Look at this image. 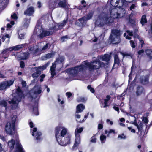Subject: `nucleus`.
Here are the masks:
<instances>
[{
  "label": "nucleus",
  "instance_id": "nucleus-18",
  "mask_svg": "<svg viewBox=\"0 0 152 152\" xmlns=\"http://www.w3.org/2000/svg\"><path fill=\"white\" fill-rule=\"evenodd\" d=\"M25 46V44L18 45L10 48V51L12 50L17 51L20 50L21 49L23 48Z\"/></svg>",
  "mask_w": 152,
  "mask_h": 152
},
{
  "label": "nucleus",
  "instance_id": "nucleus-40",
  "mask_svg": "<svg viewBox=\"0 0 152 152\" xmlns=\"http://www.w3.org/2000/svg\"><path fill=\"white\" fill-rule=\"evenodd\" d=\"M48 65V64L46 63L42 66H39V68H40V69H41V70H43L45 69Z\"/></svg>",
  "mask_w": 152,
  "mask_h": 152
},
{
  "label": "nucleus",
  "instance_id": "nucleus-62",
  "mask_svg": "<svg viewBox=\"0 0 152 152\" xmlns=\"http://www.w3.org/2000/svg\"><path fill=\"white\" fill-rule=\"evenodd\" d=\"M136 7L135 4H132L130 7V10H132L133 9H134Z\"/></svg>",
  "mask_w": 152,
  "mask_h": 152
},
{
  "label": "nucleus",
  "instance_id": "nucleus-9",
  "mask_svg": "<svg viewBox=\"0 0 152 152\" xmlns=\"http://www.w3.org/2000/svg\"><path fill=\"white\" fill-rule=\"evenodd\" d=\"M114 63L112 67V69L118 68L120 62V60L117 54L114 55Z\"/></svg>",
  "mask_w": 152,
  "mask_h": 152
},
{
  "label": "nucleus",
  "instance_id": "nucleus-1",
  "mask_svg": "<svg viewBox=\"0 0 152 152\" xmlns=\"http://www.w3.org/2000/svg\"><path fill=\"white\" fill-rule=\"evenodd\" d=\"M93 63L96 65H93L89 62H86L82 64L67 69L66 72L72 76H75L79 72L84 70L87 67H88L89 71H91L92 70L98 69L100 67H104L105 66V64L103 62L99 60L94 61Z\"/></svg>",
  "mask_w": 152,
  "mask_h": 152
},
{
  "label": "nucleus",
  "instance_id": "nucleus-39",
  "mask_svg": "<svg viewBox=\"0 0 152 152\" xmlns=\"http://www.w3.org/2000/svg\"><path fill=\"white\" fill-rule=\"evenodd\" d=\"M106 137L105 136L102 135L100 136V140L102 143H104L105 141Z\"/></svg>",
  "mask_w": 152,
  "mask_h": 152
},
{
  "label": "nucleus",
  "instance_id": "nucleus-32",
  "mask_svg": "<svg viewBox=\"0 0 152 152\" xmlns=\"http://www.w3.org/2000/svg\"><path fill=\"white\" fill-rule=\"evenodd\" d=\"M120 53L121 55H122L123 58L127 56H129L131 58H132L133 57V55L131 52L129 53L125 52L124 53L121 52H120Z\"/></svg>",
  "mask_w": 152,
  "mask_h": 152
},
{
  "label": "nucleus",
  "instance_id": "nucleus-22",
  "mask_svg": "<svg viewBox=\"0 0 152 152\" xmlns=\"http://www.w3.org/2000/svg\"><path fill=\"white\" fill-rule=\"evenodd\" d=\"M94 12L93 11L89 12L86 16H84V18L87 21L91 19L93 16Z\"/></svg>",
  "mask_w": 152,
  "mask_h": 152
},
{
  "label": "nucleus",
  "instance_id": "nucleus-52",
  "mask_svg": "<svg viewBox=\"0 0 152 152\" xmlns=\"http://www.w3.org/2000/svg\"><path fill=\"white\" fill-rule=\"evenodd\" d=\"M45 77V75L44 74H42L40 76V82H42L44 80V78Z\"/></svg>",
  "mask_w": 152,
  "mask_h": 152
},
{
  "label": "nucleus",
  "instance_id": "nucleus-48",
  "mask_svg": "<svg viewBox=\"0 0 152 152\" xmlns=\"http://www.w3.org/2000/svg\"><path fill=\"white\" fill-rule=\"evenodd\" d=\"M116 13V15L113 17V18H118L121 17V14L118 13V12H115Z\"/></svg>",
  "mask_w": 152,
  "mask_h": 152
},
{
  "label": "nucleus",
  "instance_id": "nucleus-63",
  "mask_svg": "<svg viewBox=\"0 0 152 152\" xmlns=\"http://www.w3.org/2000/svg\"><path fill=\"white\" fill-rule=\"evenodd\" d=\"M128 129L131 132H132L133 133H135V130L134 129H132V127H128Z\"/></svg>",
  "mask_w": 152,
  "mask_h": 152
},
{
  "label": "nucleus",
  "instance_id": "nucleus-5",
  "mask_svg": "<svg viewBox=\"0 0 152 152\" xmlns=\"http://www.w3.org/2000/svg\"><path fill=\"white\" fill-rule=\"evenodd\" d=\"M83 128L82 127L79 128H77L75 132V143L72 146V148L74 150L77 147L80 143V135L79 134L81 133L83 131Z\"/></svg>",
  "mask_w": 152,
  "mask_h": 152
},
{
  "label": "nucleus",
  "instance_id": "nucleus-49",
  "mask_svg": "<svg viewBox=\"0 0 152 152\" xmlns=\"http://www.w3.org/2000/svg\"><path fill=\"white\" fill-rule=\"evenodd\" d=\"M49 45V44L48 43H47L44 46H43L42 48V50H44L48 49Z\"/></svg>",
  "mask_w": 152,
  "mask_h": 152
},
{
  "label": "nucleus",
  "instance_id": "nucleus-57",
  "mask_svg": "<svg viewBox=\"0 0 152 152\" xmlns=\"http://www.w3.org/2000/svg\"><path fill=\"white\" fill-rule=\"evenodd\" d=\"M103 127V125L102 124H99L98 125V129L100 130L102 129Z\"/></svg>",
  "mask_w": 152,
  "mask_h": 152
},
{
  "label": "nucleus",
  "instance_id": "nucleus-26",
  "mask_svg": "<svg viewBox=\"0 0 152 152\" xmlns=\"http://www.w3.org/2000/svg\"><path fill=\"white\" fill-rule=\"evenodd\" d=\"M19 97L15 96L14 98L12 99L11 101H9L8 102V103L9 104H17V102H18V103L19 102H20L21 101H19V100H18V99Z\"/></svg>",
  "mask_w": 152,
  "mask_h": 152
},
{
  "label": "nucleus",
  "instance_id": "nucleus-11",
  "mask_svg": "<svg viewBox=\"0 0 152 152\" xmlns=\"http://www.w3.org/2000/svg\"><path fill=\"white\" fill-rule=\"evenodd\" d=\"M116 37L114 35L111 34L109 36V38L108 39V42L110 44H118L119 42H116L115 40Z\"/></svg>",
  "mask_w": 152,
  "mask_h": 152
},
{
  "label": "nucleus",
  "instance_id": "nucleus-38",
  "mask_svg": "<svg viewBox=\"0 0 152 152\" xmlns=\"http://www.w3.org/2000/svg\"><path fill=\"white\" fill-rule=\"evenodd\" d=\"M41 134H42L41 132H37L36 133V135L35 136L36 139L37 140H40V137Z\"/></svg>",
  "mask_w": 152,
  "mask_h": 152
},
{
  "label": "nucleus",
  "instance_id": "nucleus-41",
  "mask_svg": "<svg viewBox=\"0 0 152 152\" xmlns=\"http://www.w3.org/2000/svg\"><path fill=\"white\" fill-rule=\"evenodd\" d=\"M87 88L88 90H90V91L91 93H95V90L93 88H92L91 87V85L88 86L87 87Z\"/></svg>",
  "mask_w": 152,
  "mask_h": 152
},
{
  "label": "nucleus",
  "instance_id": "nucleus-19",
  "mask_svg": "<svg viewBox=\"0 0 152 152\" xmlns=\"http://www.w3.org/2000/svg\"><path fill=\"white\" fill-rule=\"evenodd\" d=\"M85 108V106L82 104H78L76 107L77 113H79L80 112H82Z\"/></svg>",
  "mask_w": 152,
  "mask_h": 152
},
{
  "label": "nucleus",
  "instance_id": "nucleus-42",
  "mask_svg": "<svg viewBox=\"0 0 152 152\" xmlns=\"http://www.w3.org/2000/svg\"><path fill=\"white\" fill-rule=\"evenodd\" d=\"M129 22L132 25H135V21L134 20L132 19L130 17L129 18Z\"/></svg>",
  "mask_w": 152,
  "mask_h": 152
},
{
  "label": "nucleus",
  "instance_id": "nucleus-13",
  "mask_svg": "<svg viewBox=\"0 0 152 152\" xmlns=\"http://www.w3.org/2000/svg\"><path fill=\"white\" fill-rule=\"evenodd\" d=\"M10 51V48H6L3 49L2 52L0 54V58L5 59L8 56V52Z\"/></svg>",
  "mask_w": 152,
  "mask_h": 152
},
{
  "label": "nucleus",
  "instance_id": "nucleus-2",
  "mask_svg": "<svg viewBox=\"0 0 152 152\" xmlns=\"http://www.w3.org/2000/svg\"><path fill=\"white\" fill-rule=\"evenodd\" d=\"M95 20V25L99 27H102L106 25H110L114 22L113 18L104 12L101 13Z\"/></svg>",
  "mask_w": 152,
  "mask_h": 152
},
{
  "label": "nucleus",
  "instance_id": "nucleus-8",
  "mask_svg": "<svg viewBox=\"0 0 152 152\" xmlns=\"http://www.w3.org/2000/svg\"><path fill=\"white\" fill-rule=\"evenodd\" d=\"M53 34V32L45 30L44 28H41L40 29V34L38 35V37L41 39H42L45 37L50 36Z\"/></svg>",
  "mask_w": 152,
  "mask_h": 152
},
{
  "label": "nucleus",
  "instance_id": "nucleus-59",
  "mask_svg": "<svg viewBox=\"0 0 152 152\" xmlns=\"http://www.w3.org/2000/svg\"><path fill=\"white\" fill-rule=\"evenodd\" d=\"M140 42L141 43V46L142 47L144 44V41L142 38L139 39Z\"/></svg>",
  "mask_w": 152,
  "mask_h": 152
},
{
  "label": "nucleus",
  "instance_id": "nucleus-44",
  "mask_svg": "<svg viewBox=\"0 0 152 152\" xmlns=\"http://www.w3.org/2000/svg\"><path fill=\"white\" fill-rule=\"evenodd\" d=\"M142 121L145 124H147L148 122V118L146 117H143L142 119Z\"/></svg>",
  "mask_w": 152,
  "mask_h": 152
},
{
  "label": "nucleus",
  "instance_id": "nucleus-53",
  "mask_svg": "<svg viewBox=\"0 0 152 152\" xmlns=\"http://www.w3.org/2000/svg\"><path fill=\"white\" fill-rule=\"evenodd\" d=\"M11 18L14 19H16L18 18V17L15 13H13L12 15H11Z\"/></svg>",
  "mask_w": 152,
  "mask_h": 152
},
{
  "label": "nucleus",
  "instance_id": "nucleus-23",
  "mask_svg": "<svg viewBox=\"0 0 152 152\" xmlns=\"http://www.w3.org/2000/svg\"><path fill=\"white\" fill-rule=\"evenodd\" d=\"M84 18V17L83 16L78 19V20L80 23V25L84 26L86 24L87 21Z\"/></svg>",
  "mask_w": 152,
  "mask_h": 152
},
{
  "label": "nucleus",
  "instance_id": "nucleus-6",
  "mask_svg": "<svg viewBox=\"0 0 152 152\" xmlns=\"http://www.w3.org/2000/svg\"><path fill=\"white\" fill-rule=\"evenodd\" d=\"M67 0H55L54 1L53 7L54 8L58 7L68 9L69 4L67 2Z\"/></svg>",
  "mask_w": 152,
  "mask_h": 152
},
{
  "label": "nucleus",
  "instance_id": "nucleus-50",
  "mask_svg": "<svg viewBox=\"0 0 152 152\" xmlns=\"http://www.w3.org/2000/svg\"><path fill=\"white\" fill-rule=\"evenodd\" d=\"M20 66L21 68H24L25 67V63L23 61H21L20 64Z\"/></svg>",
  "mask_w": 152,
  "mask_h": 152
},
{
  "label": "nucleus",
  "instance_id": "nucleus-54",
  "mask_svg": "<svg viewBox=\"0 0 152 152\" xmlns=\"http://www.w3.org/2000/svg\"><path fill=\"white\" fill-rule=\"evenodd\" d=\"M113 133L114 134H115V131L114 130L111 129H110L109 131H108V134L107 135V136L108 137L109 136V134Z\"/></svg>",
  "mask_w": 152,
  "mask_h": 152
},
{
  "label": "nucleus",
  "instance_id": "nucleus-25",
  "mask_svg": "<svg viewBox=\"0 0 152 152\" xmlns=\"http://www.w3.org/2000/svg\"><path fill=\"white\" fill-rule=\"evenodd\" d=\"M111 96L109 95H107L106 96V98L104 100V108L107 107L108 106V101L110 99Z\"/></svg>",
  "mask_w": 152,
  "mask_h": 152
},
{
  "label": "nucleus",
  "instance_id": "nucleus-51",
  "mask_svg": "<svg viewBox=\"0 0 152 152\" xmlns=\"http://www.w3.org/2000/svg\"><path fill=\"white\" fill-rule=\"evenodd\" d=\"M96 138L94 136L91 137V141L92 142L95 143L96 142Z\"/></svg>",
  "mask_w": 152,
  "mask_h": 152
},
{
  "label": "nucleus",
  "instance_id": "nucleus-12",
  "mask_svg": "<svg viewBox=\"0 0 152 152\" xmlns=\"http://www.w3.org/2000/svg\"><path fill=\"white\" fill-rule=\"evenodd\" d=\"M136 93V95L139 96L142 94H144L145 90L143 87L141 86H138L137 88Z\"/></svg>",
  "mask_w": 152,
  "mask_h": 152
},
{
  "label": "nucleus",
  "instance_id": "nucleus-47",
  "mask_svg": "<svg viewBox=\"0 0 152 152\" xmlns=\"http://www.w3.org/2000/svg\"><path fill=\"white\" fill-rule=\"evenodd\" d=\"M56 67V64L55 63H52V65L50 67V70H55V68Z\"/></svg>",
  "mask_w": 152,
  "mask_h": 152
},
{
  "label": "nucleus",
  "instance_id": "nucleus-21",
  "mask_svg": "<svg viewBox=\"0 0 152 152\" xmlns=\"http://www.w3.org/2000/svg\"><path fill=\"white\" fill-rule=\"evenodd\" d=\"M100 58L103 61H109L110 59V56L108 54H105L101 56Z\"/></svg>",
  "mask_w": 152,
  "mask_h": 152
},
{
  "label": "nucleus",
  "instance_id": "nucleus-7",
  "mask_svg": "<svg viewBox=\"0 0 152 152\" xmlns=\"http://www.w3.org/2000/svg\"><path fill=\"white\" fill-rule=\"evenodd\" d=\"M149 76L148 75H142L139 78V82L143 85H147L149 83Z\"/></svg>",
  "mask_w": 152,
  "mask_h": 152
},
{
  "label": "nucleus",
  "instance_id": "nucleus-34",
  "mask_svg": "<svg viewBox=\"0 0 152 152\" xmlns=\"http://www.w3.org/2000/svg\"><path fill=\"white\" fill-rule=\"evenodd\" d=\"M5 81L7 87H9L10 86L13 85L14 82V80L12 79L8 81Z\"/></svg>",
  "mask_w": 152,
  "mask_h": 152
},
{
  "label": "nucleus",
  "instance_id": "nucleus-31",
  "mask_svg": "<svg viewBox=\"0 0 152 152\" xmlns=\"http://www.w3.org/2000/svg\"><path fill=\"white\" fill-rule=\"evenodd\" d=\"M15 152H25L21 145L19 144H16V151Z\"/></svg>",
  "mask_w": 152,
  "mask_h": 152
},
{
  "label": "nucleus",
  "instance_id": "nucleus-15",
  "mask_svg": "<svg viewBox=\"0 0 152 152\" xmlns=\"http://www.w3.org/2000/svg\"><path fill=\"white\" fill-rule=\"evenodd\" d=\"M34 12V7L32 6L29 7L25 10L24 12V14L27 15L31 16L32 15Z\"/></svg>",
  "mask_w": 152,
  "mask_h": 152
},
{
  "label": "nucleus",
  "instance_id": "nucleus-56",
  "mask_svg": "<svg viewBox=\"0 0 152 152\" xmlns=\"http://www.w3.org/2000/svg\"><path fill=\"white\" fill-rule=\"evenodd\" d=\"M82 4L83 5V7H86V3L84 0H82L81 1Z\"/></svg>",
  "mask_w": 152,
  "mask_h": 152
},
{
  "label": "nucleus",
  "instance_id": "nucleus-24",
  "mask_svg": "<svg viewBox=\"0 0 152 152\" xmlns=\"http://www.w3.org/2000/svg\"><path fill=\"white\" fill-rule=\"evenodd\" d=\"M29 53L28 52L22 53H21L20 58L21 60L27 59L28 58Z\"/></svg>",
  "mask_w": 152,
  "mask_h": 152
},
{
  "label": "nucleus",
  "instance_id": "nucleus-30",
  "mask_svg": "<svg viewBox=\"0 0 152 152\" xmlns=\"http://www.w3.org/2000/svg\"><path fill=\"white\" fill-rule=\"evenodd\" d=\"M33 112L35 115H39V113L37 105L36 106L35 105L33 106Z\"/></svg>",
  "mask_w": 152,
  "mask_h": 152
},
{
  "label": "nucleus",
  "instance_id": "nucleus-10",
  "mask_svg": "<svg viewBox=\"0 0 152 152\" xmlns=\"http://www.w3.org/2000/svg\"><path fill=\"white\" fill-rule=\"evenodd\" d=\"M31 69L34 71H36V72L32 75V76L33 78H37L39 75L40 74L41 72V70L40 69V68L38 67H35L34 68H32Z\"/></svg>",
  "mask_w": 152,
  "mask_h": 152
},
{
  "label": "nucleus",
  "instance_id": "nucleus-35",
  "mask_svg": "<svg viewBox=\"0 0 152 152\" xmlns=\"http://www.w3.org/2000/svg\"><path fill=\"white\" fill-rule=\"evenodd\" d=\"M7 103L6 101L3 100L0 101V105L1 107H4L5 108H7Z\"/></svg>",
  "mask_w": 152,
  "mask_h": 152
},
{
  "label": "nucleus",
  "instance_id": "nucleus-27",
  "mask_svg": "<svg viewBox=\"0 0 152 152\" xmlns=\"http://www.w3.org/2000/svg\"><path fill=\"white\" fill-rule=\"evenodd\" d=\"M147 22L146 15H144L142 16L140 23L142 26L144 25Z\"/></svg>",
  "mask_w": 152,
  "mask_h": 152
},
{
  "label": "nucleus",
  "instance_id": "nucleus-16",
  "mask_svg": "<svg viewBox=\"0 0 152 152\" xmlns=\"http://www.w3.org/2000/svg\"><path fill=\"white\" fill-rule=\"evenodd\" d=\"M62 128L61 130V131L60 132V134L59 133V134L58 135L57 138L58 139H60L61 138H63L65 137V136H66L67 132V130L66 128L61 126Z\"/></svg>",
  "mask_w": 152,
  "mask_h": 152
},
{
  "label": "nucleus",
  "instance_id": "nucleus-4",
  "mask_svg": "<svg viewBox=\"0 0 152 152\" xmlns=\"http://www.w3.org/2000/svg\"><path fill=\"white\" fill-rule=\"evenodd\" d=\"M17 117L16 116H14L12 119L11 123L7 122L5 125V130L7 134L10 135H13L14 134L15 129V124Z\"/></svg>",
  "mask_w": 152,
  "mask_h": 152
},
{
  "label": "nucleus",
  "instance_id": "nucleus-36",
  "mask_svg": "<svg viewBox=\"0 0 152 152\" xmlns=\"http://www.w3.org/2000/svg\"><path fill=\"white\" fill-rule=\"evenodd\" d=\"M55 55V53H51L46 54L45 55V57L48 58H52Z\"/></svg>",
  "mask_w": 152,
  "mask_h": 152
},
{
  "label": "nucleus",
  "instance_id": "nucleus-3",
  "mask_svg": "<svg viewBox=\"0 0 152 152\" xmlns=\"http://www.w3.org/2000/svg\"><path fill=\"white\" fill-rule=\"evenodd\" d=\"M62 128L61 126H57L55 127L54 130L55 137L59 144L61 146H65L70 143L71 135L69 133H67L66 136L63 138H58V135L59 134V133Z\"/></svg>",
  "mask_w": 152,
  "mask_h": 152
},
{
  "label": "nucleus",
  "instance_id": "nucleus-55",
  "mask_svg": "<svg viewBox=\"0 0 152 152\" xmlns=\"http://www.w3.org/2000/svg\"><path fill=\"white\" fill-rule=\"evenodd\" d=\"M51 71V77H53L54 76L56 75V73L55 72V70H50Z\"/></svg>",
  "mask_w": 152,
  "mask_h": 152
},
{
  "label": "nucleus",
  "instance_id": "nucleus-33",
  "mask_svg": "<svg viewBox=\"0 0 152 152\" xmlns=\"http://www.w3.org/2000/svg\"><path fill=\"white\" fill-rule=\"evenodd\" d=\"M146 55L150 59H152V50H147L146 51Z\"/></svg>",
  "mask_w": 152,
  "mask_h": 152
},
{
  "label": "nucleus",
  "instance_id": "nucleus-14",
  "mask_svg": "<svg viewBox=\"0 0 152 152\" xmlns=\"http://www.w3.org/2000/svg\"><path fill=\"white\" fill-rule=\"evenodd\" d=\"M16 93L17 95L16 96L19 97L18 99V100L19 101H21V99L23 96V94L22 90L20 87L18 86L17 88L16 89Z\"/></svg>",
  "mask_w": 152,
  "mask_h": 152
},
{
  "label": "nucleus",
  "instance_id": "nucleus-17",
  "mask_svg": "<svg viewBox=\"0 0 152 152\" xmlns=\"http://www.w3.org/2000/svg\"><path fill=\"white\" fill-rule=\"evenodd\" d=\"M33 94L36 95L40 94L42 92V88L40 86L37 85L34 87Z\"/></svg>",
  "mask_w": 152,
  "mask_h": 152
},
{
  "label": "nucleus",
  "instance_id": "nucleus-61",
  "mask_svg": "<svg viewBox=\"0 0 152 152\" xmlns=\"http://www.w3.org/2000/svg\"><path fill=\"white\" fill-rule=\"evenodd\" d=\"M66 94L67 97L68 98H70L72 95V93L70 92H67L66 93Z\"/></svg>",
  "mask_w": 152,
  "mask_h": 152
},
{
  "label": "nucleus",
  "instance_id": "nucleus-28",
  "mask_svg": "<svg viewBox=\"0 0 152 152\" xmlns=\"http://www.w3.org/2000/svg\"><path fill=\"white\" fill-rule=\"evenodd\" d=\"M6 83L5 81H4L0 83V90H3L8 88Z\"/></svg>",
  "mask_w": 152,
  "mask_h": 152
},
{
  "label": "nucleus",
  "instance_id": "nucleus-60",
  "mask_svg": "<svg viewBox=\"0 0 152 152\" xmlns=\"http://www.w3.org/2000/svg\"><path fill=\"white\" fill-rule=\"evenodd\" d=\"M137 127L138 129L139 132L140 133V134H141L142 130V127L138 126Z\"/></svg>",
  "mask_w": 152,
  "mask_h": 152
},
{
  "label": "nucleus",
  "instance_id": "nucleus-20",
  "mask_svg": "<svg viewBox=\"0 0 152 152\" xmlns=\"http://www.w3.org/2000/svg\"><path fill=\"white\" fill-rule=\"evenodd\" d=\"M111 34H113L117 38H118L120 36V31L117 29L112 30Z\"/></svg>",
  "mask_w": 152,
  "mask_h": 152
},
{
  "label": "nucleus",
  "instance_id": "nucleus-37",
  "mask_svg": "<svg viewBox=\"0 0 152 152\" xmlns=\"http://www.w3.org/2000/svg\"><path fill=\"white\" fill-rule=\"evenodd\" d=\"M58 28H57L56 26L55 25L49 28V30L50 31L53 32V33L56 32L57 30H58Z\"/></svg>",
  "mask_w": 152,
  "mask_h": 152
},
{
  "label": "nucleus",
  "instance_id": "nucleus-46",
  "mask_svg": "<svg viewBox=\"0 0 152 152\" xmlns=\"http://www.w3.org/2000/svg\"><path fill=\"white\" fill-rule=\"evenodd\" d=\"M118 138H120L121 139H126V138L124 133H122L121 135H119L118 136Z\"/></svg>",
  "mask_w": 152,
  "mask_h": 152
},
{
  "label": "nucleus",
  "instance_id": "nucleus-64",
  "mask_svg": "<svg viewBox=\"0 0 152 152\" xmlns=\"http://www.w3.org/2000/svg\"><path fill=\"white\" fill-rule=\"evenodd\" d=\"M113 108L115 110L117 111L118 113H119V108L118 107L114 106L113 107Z\"/></svg>",
  "mask_w": 152,
  "mask_h": 152
},
{
  "label": "nucleus",
  "instance_id": "nucleus-45",
  "mask_svg": "<svg viewBox=\"0 0 152 152\" xmlns=\"http://www.w3.org/2000/svg\"><path fill=\"white\" fill-rule=\"evenodd\" d=\"M129 42L131 47L132 48H135L136 47V45L134 42L132 40H130Z\"/></svg>",
  "mask_w": 152,
  "mask_h": 152
},
{
  "label": "nucleus",
  "instance_id": "nucleus-43",
  "mask_svg": "<svg viewBox=\"0 0 152 152\" xmlns=\"http://www.w3.org/2000/svg\"><path fill=\"white\" fill-rule=\"evenodd\" d=\"M42 24V22L40 20H38L37 22L36 27L37 28H39Z\"/></svg>",
  "mask_w": 152,
  "mask_h": 152
},
{
  "label": "nucleus",
  "instance_id": "nucleus-29",
  "mask_svg": "<svg viewBox=\"0 0 152 152\" xmlns=\"http://www.w3.org/2000/svg\"><path fill=\"white\" fill-rule=\"evenodd\" d=\"M15 144V141L13 139H12L11 141H9L8 142V145L11 150L14 148Z\"/></svg>",
  "mask_w": 152,
  "mask_h": 152
},
{
  "label": "nucleus",
  "instance_id": "nucleus-58",
  "mask_svg": "<svg viewBox=\"0 0 152 152\" xmlns=\"http://www.w3.org/2000/svg\"><path fill=\"white\" fill-rule=\"evenodd\" d=\"M68 38V36L67 35H65L64 36H63L61 37V39L62 42H64L65 39H67Z\"/></svg>",
  "mask_w": 152,
  "mask_h": 152
}]
</instances>
